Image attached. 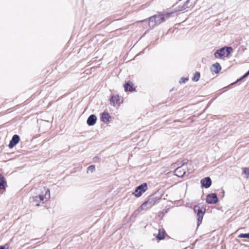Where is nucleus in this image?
<instances>
[{
  "mask_svg": "<svg viewBox=\"0 0 249 249\" xmlns=\"http://www.w3.org/2000/svg\"><path fill=\"white\" fill-rule=\"evenodd\" d=\"M42 191V193L39 194L38 196H36L32 197V201L35 202V204L36 206H39V202L44 203L48 199L50 198V190L45 187H42L39 188Z\"/></svg>",
  "mask_w": 249,
  "mask_h": 249,
  "instance_id": "1",
  "label": "nucleus"
},
{
  "mask_svg": "<svg viewBox=\"0 0 249 249\" xmlns=\"http://www.w3.org/2000/svg\"><path fill=\"white\" fill-rule=\"evenodd\" d=\"M232 51V49L230 47L221 48L215 51L214 53V57L216 59H223L228 57Z\"/></svg>",
  "mask_w": 249,
  "mask_h": 249,
  "instance_id": "2",
  "label": "nucleus"
},
{
  "mask_svg": "<svg viewBox=\"0 0 249 249\" xmlns=\"http://www.w3.org/2000/svg\"><path fill=\"white\" fill-rule=\"evenodd\" d=\"M159 199V198H157L153 196H150L146 202L142 204L138 210L141 212L143 210H146L150 209L154 206Z\"/></svg>",
  "mask_w": 249,
  "mask_h": 249,
  "instance_id": "3",
  "label": "nucleus"
},
{
  "mask_svg": "<svg viewBox=\"0 0 249 249\" xmlns=\"http://www.w3.org/2000/svg\"><path fill=\"white\" fill-rule=\"evenodd\" d=\"M194 6V3L192 0H187L181 5L178 6L176 9L175 12H188L193 9Z\"/></svg>",
  "mask_w": 249,
  "mask_h": 249,
  "instance_id": "4",
  "label": "nucleus"
},
{
  "mask_svg": "<svg viewBox=\"0 0 249 249\" xmlns=\"http://www.w3.org/2000/svg\"><path fill=\"white\" fill-rule=\"evenodd\" d=\"M188 163H189L188 162H186L184 160H179L172 165L171 169L177 170L178 169L182 168L183 170H185L188 167Z\"/></svg>",
  "mask_w": 249,
  "mask_h": 249,
  "instance_id": "5",
  "label": "nucleus"
},
{
  "mask_svg": "<svg viewBox=\"0 0 249 249\" xmlns=\"http://www.w3.org/2000/svg\"><path fill=\"white\" fill-rule=\"evenodd\" d=\"M147 189V185L146 183H142L141 185L136 187L135 191V196L136 197L141 196Z\"/></svg>",
  "mask_w": 249,
  "mask_h": 249,
  "instance_id": "6",
  "label": "nucleus"
},
{
  "mask_svg": "<svg viewBox=\"0 0 249 249\" xmlns=\"http://www.w3.org/2000/svg\"><path fill=\"white\" fill-rule=\"evenodd\" d=\"M194 210L195 213H197V226H199L202 222L203 217L204 215V212L198 205L194 206Z\"/></svg>",
  "mask_w": 249,
  "mask_h": 249,
  "instance_id": "7",
  "label": "nucleus"
},
{
  "mask_svg": "<svg viewBox=\"0 0 249 249\" xmlns=\"http://www.w3.org/2000/svg\"><path fill=\"white\" fill-rule=\"evenodd\" d=\"M218 201L217 196L215 194H209L206 198V201L209 204H215Z\"/></svg>",
  "mask_w": 249,
  "mask_h": 249,
  "instance_id": "8",
  "label": "nucleus"
},
{
  "mask_svg": "<svg viewBox=\"0 0 249 249\" xmlns=\"http://www.w3.org/2000/svg\"><path fill=\"white\" fill-rule=\"evenodd\" d=\"M20 138L18 135H14L10 143L9 144V147L10 148H12L14 146H15L19 141Z\"/></svg>",
  "mask_w": 249,
  "mask_h": 249,
  "instance_id": "9",
  "label": "nucleus"
},
{
  "mask_svg": "<svg viewBox=\"0 0 249 249\" xmlns=\"http://www.w3.org/2000/svg\"><path fill=\"white\" fill-rule=\"evenodd\" d=\"M221 70V67L218 63L213 64L211 67V71L215 74L219 73Z\"/></svg>",
  "mask_w": 249,
  "mask_h": 249,
  "instance_id": "10",
  "label": "nucleus"
},
{
  "mask_svg": "<svg viewBox=\"0 0 249 249\" xmlns=\"http://www.w3.org/2000/svg\"><path fill=\"white\" fill-rule=\"evenodd\" d=\"M201 183L202 186L206 188H208L211 186L212 181L209 177H206L201 180Z\"/></svg>",
  "mask_w": 249,
  "mask_h": 249,
  "instance_id": "11",
  "label": "nucleus"
},
{
  "mask_svg": "<svg viewBox=\"0 0 249 249\" xmlns=\"http://www.w3.org/2000/svg\"><path fill=\"white\" fill-rule=\"evenodd\" d=\"M97 119V117L95 115H91L88 118L87 124L89 126L93 125L95 124Z\"/></svg>",
  "mask_w": 249,
  "mask_h": 249,
  "instance_id": "12",
  "label": "nucleus"
},
{
  "mask_svg": "<svg viewBox=\"0 0 249 249\" xmlns=\"http://www.w3.org/2000/svg\"><path fill=\"white\" fill-rule=\"evenodd\" d=\"M111 116L110 115L106 112L102 113L101 115V121L106 124H108L110 122Z\"/></svg>",
  "mask_w": 249,
  "mask_h": 249,
  "instance_id": "13",
  "label": "nucleus"
},
{
  "mask_svg": "<svg viewBox=\"0 0 249 249\" xmlns=\"http://www.w3.org/2000/svg\"><path fill=\"white\" fill-rule=\"evenodd\" d=\"M154 17L156 24H159L165 20L164 16L163 15H155Z\"/></svg>",
  "mask_w": 249,
  "mask_h": 249,
  "instance_id": "14",
  "label": "nucleus"
},
{
  "mask_svg": "<svg viewBox=\"0 0 249 249\" xmlns=\"http://www.w3.org/2000/svg\"><path fill=\"white\" fill-rule=\"evenodd\" d=\"M110 102L113 103V105L115 106V104L120 105L121 103L120 101L119 96L118 95H115L112 96Z\"/></svg>",
  "mask_w": 249,
  "mask_h": 249,
  "instance_id": "15",
  "label": "nucleus"
},
{
  "mask_svg": "<svg viewBox=\"0 0 249 249\" xmlns=\"http://www.w3.org/2000/svg\"><path fill=\"white\" fill-rule=\"evenodd\" d=\"M6 185V181L4 178L0 174V189H5Z\"/></svg>",
  "mask_w": 249,
  "mask_h": 249,
  "instance_id": "16",
  "label": "nucleus"
},
{
  "mask_svg": "<svg viewBox=\"0 0 249 249\" xmlns=\"http://www.w3.org/2000/svg\"><path fill=\"white\" fill-rule=\"evenodd\" d=\"M164 238V231L163 229H160L159 230V234L157 236L158 240H162Z\"/></svg>",
  "mask_w": 249,
  "mask_h": 249,
  "instance_id": "17",
  "label": "nucleus"
},
{
  "mask_svg": "<svg viewBox=\"0 0 249 249\" xmlns=\"http://www.w3.org/2000/svg\"><path fill=\"white\" fill-rule=\"evenodd\" d=\"M156 25L154 17H152L149 18V25L151 27H153Z\"/></svg>",
  "mask_w": 249,
  "mask_h": 249,
  "instance_id": "18",
  "label": "nucleus"
},
{
  "mask_svg": "<svg viewBox=\"0 0 249 249\" xmlns=\"http://www.w3.org/2000/svg\"><path fill=\"white\" fill-rule=\"evenodd\" d=\"M124 88L125 89V90H129V91H132L133 90V88L132 85H131L130 83H126L124 86Z\"/></svg>",
  "mask_w": 249,
  "mask_h": 249,
  "instance_id": "19",
  "label": "nucleus"
},
{
  "mask_svg": "<svg viewBox=\"0 0 249 249\" xmlns=\"http://www.w3.org/2000/svg\"><path fill=\"white\" fill-rule=\"evenodd\" d=\"M200 76V73L199 72H196L195 74V75L193 77L192 80L195 81H198Z\"/></svg>",
  "mask_w": 249,
  "mask_h": 249,
  "instance_id": "20",
  "label": "nucleus"
},
{
  "mask_svg": "<svg viewBox=\"0 0 249 249\" xmlns=\"http://www.w3.org/2000/svg\"><path fill=\"white\" fill-rule=\"evenodd\" d=\"M238 237L240 238H249V233H241L238 235Z\"/></svg>",
  "mask_w": 249,
  "mask_h": 249,
  "instance_id": "21",
  "label": "nucleus"
},
{
  "mask_svg": "<svg viewBox=\"0 0 249 249\" xmlns=\"http://www.w3.org/2000/svg\"><path fill=\"white\" fill-rule=\"evenodd\" d=\"M185 173L186 172H177V173L175 174L174 175L178 177H183L185 176Z\"/></svg>",
  "mask_w": 249,
  "mask_h": 249,
  "instance_id": "22",
  "label": "nucleus"
},
{
  "mask_svg": "<svg viewBox=\"0 0 249 249\" xmlns=\"http://www.w3.org/2000/svg\"><path fill=\"white\" fill-rule=\"evenodd\" d=\"M95 170V166L94 165H90L88 167V170L89 171H92Z\"/></svg>",
  "mask_w": 249,
  "mask_h": 249,
  "instance_id": "23",
  "label": "nucleus"
},
{
  "mask_svg": "<svg viewBox=\"0 0 249 249\" xmlns=\"http://www.w3.org/2000/svg\"><path fill=\"white\" fill-rule=\"evenodd\" d=\"M188 80L187 78H182L179 81L180 83H185Z\"/></svg>",
  "mask_w": 249,
  "mask_h": 249,
  "instance_id": "24",
  "label": "nucleus"
},
{
  "mask_svg": "<svg viewBox=\"0 0 249 249\" xmlns=\"http://www.w3.org/2000/svg\"><path fill=\"white\" fill-rule=\"evenodd\" d=\"M172 14V13H166L163 15L164 16V18L165 17L169 18V17H170L171 16Z\"/></svg>",
  "mask_w": 249,
  "mask_h": 249,
  "instance_id": "25",
  "label": "nucleus"
},
{
  "mask_svg": "<svg viewBox=\"0 0 249 249\" xmlns=\"http://www.w3.org/2000/svg\"><path fill=\"white\" fill-rule=\"evenodd\" d=\"M249 75V71L243 76L242 79L244 78Z\"/></svg>",
  "mask_w": 249,
  "mask_h": 249,
  "instance_id": "26",
  "label": "nucleus"
},
{
  "mask_svg": "<svg viewBox=\"0 0 249 249\" xmlns=\"http://www.w3.org/2000/svg\"><path fill=\"white\" fill-rule=\"evenodd\" d=\"M249 174V172H244V177L245 178H248V175Z\"/></svg>",
  "mask_w": 249,
  "mask_h": 249,
  "instance_id": "27",
  "label": "nucleus"
},
{
  "mask_svg": "<svg viewBox=\"0 0 249 249\" xmlns=\"http://www.w3.org/2000/svg\"><path fill=\"white\" fill-rule=\"evenodd\" d=\"M0 249H4V247L0 246Z\"/></svg>",
  "mask_w": 249,
  "mask_h": 249,
  "instance_id": "28",
  "label": "nucleus"
},
{
  "mask_svg": "<svg viewBox=\"0 0 249 249\" xmlns=\"http://www.w3.org/2000/svg\"><path fill=\"white\" fill-rule=\"evenodd\" d=\"M246 168L244 169V172L247 171L246 170Z\"/></svg>",
  "mask_w": 249,
  "mask_h": 249,
  "instance_id": "29",
  "label": "nucleus"
}]
</instances>
